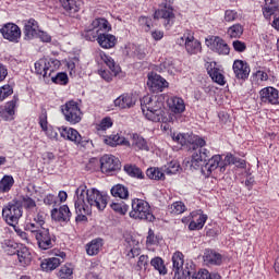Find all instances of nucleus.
Returning <instances> with one entry per match:
<instances>
[{"mask_svg": "<svg viewBox=\"0 0 279 279\" xmlns=\"http://www.w3.org/2000/svg\"><path fill=\"white\" fill-rule=\"evenodd\" d=\"M74 199L77 208L84 213H93V208L105 210L108 206V195L95 187L88 189L86 184H81L76 189Z\"/></svg>", "mask_w": 279, "mask_h": 279, "instance_id": "obj_1", "label": "nucleus"}, {"mask_svg": "<svg viewBox=\"0 0 279 279\" xmlns=\"http://www.w3.org/2000/svg\"><path fill=\"white\" fill-rule=\"evenodd\" d=\"M165 104L158 96H144L141 99V109L148 121L160 123L165 121Z\"/></svg>", "mask_w": 279, "mask_h": 279, "instance_id": "obj_2", "label": "nucleus"}, {"mask_svg": "<svg viewBox=\"0 0 279 279\" xmlns=\"http://www.w3.org/2000/svg\"><path fill=\"white\" fill-rule=\"evenodd\" d=\"M190 150L194 151L190 160L191 169H201L204 173V167H206L207 160L210 158V151L204 148L206 147L205 141L187 142Z\"/></svg>", "mask_w": 279, "mask_h": 279, "instance_id": "obj_3", "label": "nucleus"}, {"mask_svg": "<svg viewBox=\"0 0 279 279\" xmlns=\"http://www.w3.org/2000/svg\"><path fill=\"white\" fill-rule=\"evenodd\" d=\"M111 31L112 26L110 25V22H108V20L104 17H97L93 20L89 25L85 26L84 31L82 32V37L88 43H97L102 32Z\"/></svg>", "mask_w": 279, "mask_h": 279, "instance_id": "obj_4", "label": "nucleus"}, {"mask_svg": "<svg viewBox=\"0 0 279 279\" xmlns=\"http://www.w3.org/2000/svg\"><path fill=\"white\" fill-rule=\"evenodd\" d=\"M132 210L130 211L129 216L131 219H135L137 221H154L156 217L151 213V207L149 203L146 201L134 198L132 201Z\"/></svg>", "mask_w": 279, "mask_h": 279, "instance_id": "obj_5", "label": "nucleus"}, {"mask_svg": "<svg viewBox=\"0 0 279 279\" xmlns=\"http://www.w3.org/2000/svg\"><path fill=\"white\" fill-rule=\"evenodd\" d=\"M172 271L174 272L173 279H186L189 274H193V264H184V254L177 251L172 255Z\"/></svg>", "mask_w": 279, "mask_h": 279, "instance_id": "obj_6", "label": "nucleus"}, {"mask_svg": "<svg viewBox=\"0 0 279 279\" xmlns=\"http://www.w3.org/2000/svg\"><path fill=\"white\" fill-rule=\"evenodd\" d=\"M177 45L184 47L190 56L202 53V43L195 38L193 31H185L183 36L177 39Z\"/></svg>", "mask_w": 279, "mask_h": 279, "instance_id": "obj_7", "label": "nucleus"}, {"mask_svg": "<svg viewBox=\"0 0 279 279\" xmlns=\"http://www.w3.org/2000/svg\"><path fill=\"white\" fill-rule=\"evenodd\" d=\"M2 217L8 226H12L14 228V226L19 223V219L23 217V206H21V203L16 201L10 202L2 208Z\"/></svg>", "mask_w": 279, "mask_h": 279, "instance_id": "obj_8", "label": "nucleus"}, {"mask_svg": "<svg viewBox=\"0 0 279 279\" xmlns=\"http://www.w3.org/2000/svg\"><path fill=\"white\" fill-rule=\"evenodd\" d=\"M61 112L71 125H75L82 121V109H80V104L75 100L66 101L61 106Z\"/></svg>", "mask_w": 279, "mask_h": 279, "instance_id": "obj_9", "label": "nucleus"}, {"mask_svg": "<svg viewBox=\"0 0 279 279\" xmlns=\"http://www.w3.org/2000/svg\"><path fill=\"white\" fill-rule=\"evenodd\" d=\"M40 250H51L56 243V235L49 232V228L44 227L34 234Z\"/></svg>", "mask_w": 279, "mask_h": 279, "instance_id": "obj_10", "label": "nucleus"}, {"mask_svg": "<svg viewBox=\"0 0 279 279\" xmlns=\"http://www.w3.org/2000/svg\"><path fill=\"white\" fill-rule=\"evenodd\" d=\"M52 254L56 257L46 258L41 262L40 267L43 271L49 272V271H53L54 269H58V267H60V265L64 263V258H66L65 252L54 250Z\"/></svg>", "mask_w": 279, "mask_h": 279, "instance_id": "obj_11", "label": "nucleus"}, {"mask_svg": "<svg viewBox=\"0 0 279 279\" xmlns=\"http://www.w3.org/2000/svg\"><path fill=\"white\" fill-rule=\"evenodd\" d=\"M121 169V161L119 158L114 157V155H104L100 158V170L102 173H114V171H119Z\"/></svg>", "mask_w": 279, "mask_h": 279, "instance_id": "obj_12", "label": "nucleus"}, {"mask_svg": "<svg viewBox=\"0 0 279 279\" xmlns=\"http://www.w3.org/2000/svg\"><path fill=\"white\" fill-rule=\"evenodd\" d=\"M0 34L9 43H19L21 40V27L14 23H7L0 28Z\"/></svg>", "mask_w": 279, "mask_h": 279, "instance_id": "obj_13", "label": "nucleus"}, {"mask_svg": "<svg viewBox=\"0 0 279 279\" xmlns=\"http://www.w3.org/2000/svg\"><path fill=\"white\" fill-rule=\"evenodd\" d=\"M189 221V230H202L206 226V221H208V215L204 214L202 209L194 210L190 214Z\"/></svg>", "mask_w": 279, "mask_h": 279, "instance_id": "obj_14", "label": "nucleus"}, {"mask_svg": "<svg viewBox=\"0 0 279 279\" xmlns=\"http://www.w3.org/2000/svg\"><path fill=\"white\" fill-rule=\"evenodd\" d=\"M154 19H161L163 21V27L171 29L173 23H175V13H173V8L163 7L155 12Z\"/></svg>", "mask_w": 279, "mask_h": 279, "instance_id": "obj_15", "label": "nucleus"}, {"mask_svg": "<svg viewBox=\"0 0 279 279\" xmlns=\"http://www.w3.org/2000/svg\"><path fill=\"white\" fill-rule=\"evenodd\" d=\"M233 73L238 80H242L245 82L250 77V73H252V69L250 68V63L247 61H243L241 59H236L233 61L232 65Z\"/></svg>", "mask_w": 279, "mask_h": 279, "instance_id": "obj_16", "label": "nucleus"}, {"mask_svg": "<svg viewBox=\"0 0 279 279\" xmlns=\"http://www.w3.org/2000/svg\"><path fill=\"white\" fill-rule=\"evenodd\" d=\"M147 86L153 93H162L169 83L162 76L151 72L148 74Z\"/></svg>", "mask_w": 279, "mask_h": 279, "instance_id": "obj_17", "label": "nucleus"}, {"mask_svg": "<svg viewBox=\"0 0 279 279\" xmlns=\"http://www.w3.org/2000/svg\"><path fill=\"white\" fill-rule=\"evenodd\" d=\"M262 104H270L271 106H278L279 104V90L276 87H264L259 92Z\"/></svg>", "mask_w": 279, "mask_h": 279, "instance_id": "obj_18", "label": "nucleus"}, {"mask_svg": "<svg viewBox=\"0 0 279 279\" xmlns=\"http://www.w3.org/2000/svg\"><path fill=\"white\" fill-rule=\"evenodd\" d=\"M19 104V97L14 96L12 100L8 101L4 107H0V117L4 121H14V114H16V106Z\"/></svg>", "mask_w": 279, "mask_h": 279, "instance_id": "obj_19", "label": "nucleus"}, {"mask_svg": "<svg viewBox=\"0 0 279 279\" xmlns=\"http://www.w3.org/2000/svg\"><path fill=\"white\" fill-rule=\"evenodd\" d=\"M38 34H40V26L38 25V21L34 19L24 21L25 40H34V38H38Z\"/></svg>", "mask_w": 279, "mask_h": 279, "instance_id": "obj_20", "label": "nucleus"}, {"mask_svg": "<svg viewBox=\"0 0 279 279\" xmlns=\"http://www.w3.org/2000/svg\"><path fill=\"white\" fill-rule=\"evenodd\" d=\"M10 256H14L16 254L19 263L25 267V265H29L32 263V252L26 246H21L16 250V247L11 251L10 248L7 250Z\"/></svg>", "mask_w": 279, "mask_h": 279, "instance_id": "obj_21", "label": "nucleus"}, {"mask_svg": "<svg viewBox=\"0 0 279 279\" xmlns=\"http://www.w3.org/2000/svg\"><path fill=\"white\" fill-rule=\"evenodd\" d=\"M68 16L75 17V14L80 12L82 8V1L80 0H59Z\"/></svg>", "mask_w": 279, "mask_h": 279, "instance_id": "obj_22", "label": "nucleus"}, {"mask_svg": "<svg viewBox=\"0 0 279 279\" xmlns=\"http://www.w3.org/2000/svg\"><path fill=\"white\" fill-rule=\"evenodd\" d=\"M211 51L218 53V56H230V46H228L223 38L216 36L211 44Z\"/></svg>", "mask_w": 279, "mask_h": 279, "instance_id": "obj_23", "label": "nucleus"}, {"mask_svg": "<svg viewBox=\"0 0 279 279\" xmlns=\"http://www.w3.org/2000/svg\"><path fill=\"white\" fill-rule=\"evenodd\" d=\"M101 49H113L117 46V36L109 34L108 32L100 33L97 41Z\"/></svg>", "mask_w": 279, "mask_h": 279, "instance_id": "obj_24", "label": "nucleus"}, {"mask_svg": "<svg viewBox=\"0 0 279 279\" xmlns=\"http://www.w3.org/2000/svg\"><path fill=\"white\" fill-rule=\"evenodd\" d=\"M51 218L54 221H71V209L68 205H62L59 209L53 208L51 210Z\"/></svg>", "mask_w": 279, "mask_h": 279, "instance_id": "obj_25", "label": "nucleus"}, {"mask_svg": "<svg viewBox=\"0 0 279 279\" xmlns=\"http://www.w3.org/2000/svg\"><path fill=\"white\" fill-rule=\"evenodd\" d=\"M167 104L171 112H174V114H182V112L186 110V105L184 104V99L178 96L170 97Z\"/></svg>", "mask_w": 279, "mask_h": 279, "instance_id": "obj_26", "label": "nucleus"}, {"mask_svg": "<svg viewBox=\"0 0 279 279\" xmlns=\"http://www.w3.org/2000/svg\"><path fill=\"white\" fill-rule=\"evenodd\" d=\"M116 108H120V110H125L128 108H132L136 100L130 94H122L113 101Z\"/></svg>", "mask_w": 279, "mask_h": 279, "instance_id": "obj_27", "label": "nucleus"}, {"mask_svg": "<svg viewBox=\"0 0 279 279\" xmlns=\"http://www.w3.org/2000/svg\"><path fill=\"white\" fill-rule=\"evenodd\" d=\"M203 259L205 265H221L223 263V256L210 250L205 251Z\"/></svg>", "mask_w": 279, "mask_h": 279, "instance_id": "obj_28", "label": "nucleus"}, {"mask_svg": "<svg viewBox=\"0 0 279 279\" xmlns=\"http://www.w3.org/2000/svg\"><path fill=\"white\" fill-rule=\"evenodd\" d=\"M49 60L46 58H41L35 62V73L37 75H43L45 80H48L49 76Z\"/></svg>", "mask_w": 279, "mask_h": 279, "instance_id": "obj_29", "label": "nucleus"}, {"mask_svg": "<svg viewBox=\"0 0 279 279\" xmlns=\"http://www.w3.org/2000/svg\"><path fill=\"white\" fill-rule=\"evenodd\" d=\"M220 162V155H214L210 159H208V161L205 162V167L203 168L204 175H210L213 171L219 168Z\"/></svg>", "mask_w": 279, "mask_h": 279, "instance_id": "obj_30", "label": "nucleus"}, {"mask_svg": "<svg viewBox=\"0 0 279 279\" xmlns=\"http://www.w3.org/2000/svg\"><path fill=\"white\" fill-rule=\"evenodd\" d=\"M207 73L211 77L213 82L219 84V86L226 85V76H223V73H221L219 68H213V65H210L207 68Z\"/></svg>", "mask_w": 279, "mask_h": 279, "instance_id": "obj_31", "label": "nucleus"}, {"mask_svg": "<svg viewBox=\"0 0 279 279\" xmlns=\"http://www.w3.org/2000/svg\"><path fill=\"white\" fill-rule=\"evenodd\" d=\"M104 247V240L97 238L86 244V252L88 256H97Z\"/></svg>", "mask_w": 279, "mask_h": 279, "instance_id": "obj_32", "label": "nucleus"}, {"mask_svg": "<svg viewBox=\"0 0 279 279\" xmlns=\"http://www.w3.org/2000/svg\"><path fill=\"white\" fill-rule=\"evenodd\" d=\"M111 195L120 199H128L130 197V191L123 184H117L111 187Z\"/></svg>", "mask_w": 279, "mask_h": 279, "instance_id": "obj_33", "label": "nucleus"}, {"mask_svg": "<svg viewBox=\"0 0 279 279\" xmlns=\"http://www.w3.org/2000/svg\"><path fill=\"white\" fill-rule=\"evenodd\" d=\"M41 228H45V227L34 221V218H32V211H28L27 220L25 223L26 232H32V234H36Z\"/></svg>", "mask_w": 279, "mask_h": 279, "instance_id": "obj_34", "label": "nucleus"}, {"mask_svg": "<svg viewBox=\"0 0 279 279\" xmlns=\"http://www.w3.org/2000/svg\"><path fill=\"white\" fill-rule=\"evenodd\" d=\"M241 19H243V15L234 9H227L225 11L223 23H236Z\"/></svg>", "mask_w": 279, "mask_h": 279, "instance_id": "obj_35", "label": "nucleus"}, {"mask_svg": "<svg viewBox=\"0 0 279 279\" xmlns=\"http://www.w3.org/2000/svg\"><path fill=\"white\" fill-rule=\"evenodd\" d=\"M13 186H14V177L10 174H5L0 180V193H10Z\"/></svg>", "mask_w": 279, "mask_h": 279, "instance_id": "obj_36", "label": "nucleus"}, {"mask_svg": "<svg viewBox=\"0 0 279 279\" xmlns=\"http://www.w3.org/2000/svg\"><path fill=\"white\" fill-rule=\"evenodd\" d=\"M244 29L245 28L243 27V24L235 23L228 27L227 36H229V38H241L243 36Z\"/></svg>", "mask_w": 279, "mask_h": 279, "instance_id": "obj_37", "label": "nucleus"}, {"mask_svg": "<svg viewBox=\"0 0 279 279\" xmlns=\"http://www.w3.org/2000/svg\"><path fill=\"white\" fill-rule=\"evenodd\" d=\"M100 58L105 62V64L110 69V71H112V73H114V75H119V73H121V66L117 65V63L114 62V59H112V57H110L106 53H101Z\"/></svg>", "mask_w": 279, "mask_h": 279, "instance_id": "obj_38", "label": "nucleus"}, {"mask_svg": "<svg viewBox=\"0 0 279 279\" xmlns=\"http://www.w3.org/2000/svg\"><path fill=\"white\" fill-rule=\"evenodd\" d=\"M60 134L62 138H66L68 141H77V138L82 140L80 132L73 128H63Z\"/></svg>", "mask_w": 279, "mask_h": 279, "instance_id": "obj_39", "label": "nucleus"}, {"mask_svg": "<svg viewBox=\"0 0 279 279\" xmlns=\"http://www.w3.org/2000/svg\"><path fill=\"white\" fill-rule=\"evenodd\" d=\"M124 171L130 175L131 178H136L137 180H144L145 174L143 173V170L136 166L126 165L124 166Z\"/></svg>", "mask_w": 279, "mask_h": 279, "instance_id": "obj_40", "label": "nucleus"}, {"mask_svg": "<svg viewBox=\"0 0 279 279\" xmlns=\"http://www.w3.org/2000/svg\"><path fill=\"white\" fill-rule=\"evenodd\" d=\"M73 264H64L59 269L57 276L59 279H73Z\"/></svg>", "mask_w": 279, "mask_h": 279, "instance_id": "obj_41", "label": "nucleus"}, {"mask_svg": "<svg viewBox=\"0 0 279 279\" xmlns=\"http://www.w3.org/2000/svg\"><path fill=\"white\" fill-rule=\"evenodd\" d=\"M225 165H235L238 169H245V167H247V163L245 162V160L241 158H236L232 154H228L225 157Z\"/></svg>", "mask_w": 279, "mask_h": 279, "instance_id": "obj_42", "label": "nucleus"}, {"mask_svg": "<svg viewBox=\"0 0 279 279\" xmlns=\"http://www.w3.org/2000/svg\"><path fill=\"white\" fill-rule=\"evenodd\" d=\"M146 175L149 180H165V170L156 167L148 168L146 170Z\"/></svg>", "mask_w": 279, "mask_h": 279, "instance_id": "obj_43", "label": "nucleus"}, {"mask_svg": "<svg viewBox=\"0 0 279 279\" xmlns=\"http://www.w3.org/2000/svg\"><path fill=\"white\" fill-rule=\"evenodd\" d=\"M150 265L161 276H166V274H167V266H165V260H162V257H155V258H153L150 260Z\"/></svg>", "mask_w": 279, "mask_h": 279, "instance_id": "obj_44", "label": "nucleus"}, {"mask_svg": "<svg viewBox=\"0 0 279 279\" xmlns=\"http://www.w3.org/2000/svg\"><path fill=\"white\" fill-rule=\"evenodd\" d=\"M126 241L131 247L130 252L128 253V257L136 258V256H141V244L138 243V241L136 240L130 241V239H128Z\"/></svg>", "mask_w": 279, "mask_h": 279, "instance_id": "obj_45", "label": "nucleus"}, {"mask_svg": "<svg viewBox=\"0 0 279 279\" xmlns=\"http://www.w3.org/2000/svg\"><path fill=\"white\" fill-rule=\"evenodd\" d=\"M173 141H204V138L194 135L193 132L178 133L172 135Z\"/></svg>", "mask_w": 279, "mask_h": 279, "instance_id": "obj_46", "label": "nucleus"}, {"mask_svg": "<svg viewBox=\"0 0 279 279\" xmlns=\"http://www.w3.org/2000/svg\"><path fill=\"white\" fill-rule=\"evenodd\" d=\"M53 84H60V86H66L69 84V75L64 72H59L54 76H50Z\"/></svg>", "mask_w": 279, "mask_h": 279, "instance_id": "obj_47", "label": "nucleus"}, {"mask_svg": "<svg viewBox=\"0 0 279 279\" xmlns=\"http://www.w3.org/2000/svg\"><path fill=\"white\" fill-rule=\"evenodd\" d=\"M186 279H210V272L207 269H201L195 272V267L193 266V272L189 274Z\"/></svg>", "mask_w": 279, "mask_h": 279, "instance_id": "obj_48", "label": "nucleus"}, {"mask_svg": "<svg viewBox=\"0 0 279 279\" xmlns=\"http://www.w3.org/2000/svg\"><path fill=\"white\" fill-rule=\"evenodd\" d=\"M130 138H131V141H145V138H143L137 133H132L129 135V137H123V138H121V136H119V133L112 134L109 136V141H128Z\"/></svg>", "mask_w": 279, "mask_h": 279, "instance_id": "obj_49", "label": "nucleus"}, {"mask_svg": "<svg viewBox=\"0 0 279 279\" xmlns=\"http://www.w3.org/2000/svg\"><path fill=\"white\" fill-rule=\"evenodd\" d=\"M180 171V162L178 161H170L163 170V173H167V175H175Z\"/></svg>", "mask_w": 279, "mask_h": 279, "instance_id": "obj_50", "label": "nucleus"}, {"mask_svg": "<svg viewBox=\"0 0 279 279\" xmlns=\"http://www.w3.org/2000/svg\"><path fill=\"white\" fill-rule=\"evenodd\" d=\"M114 125V121H112V118L110 117H105L101 119V121L99 122V124H97L96 130L98 131H106V130H110V128Z\"/></svg>", "mask_w": 279, "mask_h": 279, "instance_id": "obj_51", "label": "nucleus"}, {"mask_svg": "<svg viewBox=\"0 0 279 279\" xmlns=\"http://www.w3.org/2000/svg\"><path fill=\"white\" fill-rule=\"evenodd\" d=\"M136 267H137V271H147V267H149V256L141 255L138 257Z\"/></svg>", "mask_w": 279, "mask_h": 279, "instance_id": "obj_52", "label": "nucleus"}, {"mask_svg": "<svg viewBox=\"0 0 279 279\" xmlns=\"http://www.w3.org/2000/svg\"><path fill=\"white\" fill-rule=\"evenodd\" d=\"M159 243H160V238H158L154 233V230L149 229L148 230V235L146 238V245H147V247H151L154 245H159Z\"/></svg>", "mask_w": 279, "mask_h": 279, "instance_id": "obj_53", "label": "nucleus"}, {"mask_svg": "<svg viewBox=\"0 0 279 279\" xmlns=\"http://www.w3.org/2000/svg\"><path fill=\"white\" fill-rule=\"evenodd\" d=\"M14 93V89L10 84L2 85L0 87V101H4V99H8L10 95Z\"/></svg>", "mask_w": 279, "mask_h": 279, "instance_id": "obj_54", "label": "nucleus"}, {"mask_svg": "<svg viewBox=\"0 0 279 279\" xmlns=\"http://www.w3.org/2000/svg\"><path fill=\"white\" fill-rule=\"evenodd\" d=\"M160 71H167V73H170V75H173L175 73V64L172 60H166L160 65Z\"/></svg>", "mask_w": 279, "mask_h": 279, "instance_id": "obj_55", "label": "nucleus"}, {"mask_svg": "<svg viewBox=\"0 0 279 279\" xmlns=\"http://www.w3.org/2000/svg\"><path fill=\"white\" fill-rule=\"evenodd\" d=\"M111 208L112 210H114V213H118L119 215H125V213H128L129 210V206L123 203V202H120V203H112L111 205Z\"/></svg>", "mask_w": 279, "mask_h": 279, "instance_id": "obj_56", "label": "nucleus"}, {"mask_svg": "<svg viewBox=\"0 0 279 279\" xmlns=\"http://www.w3.org/2000/svg\"><path fill=\"white\" fill-rule=\"evenodd\" d=\"M31 217L33 221L45 227V221L47 220V215L45 214V211H37L36 214L31 213Z\"/></svg>", "mask_w": 279, "mask_h": 279, "instance_id": "obj_57", "label": "nucleus"}, {"mask_svg": "<svg viewBox=\"0 0 279 279\" xmlns=\"http://www.w3.org/2000/svg\"><path fill=\"white\" fill-rule=\"evenodd\" d=\"M44 204H46V206H52L53 208H56V206H60L58 197L53 194H47L44 198Z\"/></svg>", "mask_w": 279, "mask_h": 279, "instance_id": "obj_58", "label": "nucleus"}, {"mask_svg": "<svg viewBox=\"0 0 279 279\" xmlns=\"http://www.w3.org/2000/svg\"><path fill=\"white\" fill-rule=\"evenodd\" d=\"M186 210V205L182 202H175L171 205V213L174 215H182Z\"/></svg>", "mask_w": 279, "mask_h": 279, "instance_id": "obj_59", "label": "nucleus"}, {"mask_svg": "<svg viewBox=\"0 0 279 279\" xmlns=\"http://www.w3.org/2000/svg\"><path fill=\"white\" fill-rule=\"evenodd\" d=\"M74 206H75V210H76V221H87V217L86 215H90V213H86L84 211V209H80V207H77V201L74 199Z\"/></svg>", "mask_w": 279, "mask_h": 279, "instance_id": "obj_60", "label": "nucleus"}, {"mask_svg": "<svg viewBox=\"0 0 279 279\" xmlns=\"http://www.w3.org/2000/svg\"><path fill=\"white\" fill-rule=\"evenodd\" d=\"M48 64H49V69H50L49 76L51 77V75H53V73L57 71V69L59 66H61L62 63L58 59H49Z\"/></svg>", "mask_w": 279, "mask_h": 279, "instance_id": "obj_61", "label": "nucleus"}, {"mask_svg": "<svg viewBox=\"0 0 279 279\" xmlns=\"http://www.w3.org/2000/svg\"><path fill=\"white\" fill-rule=\"evenodd\" d=\"M138 23L141 27H145V32H149V29H151V17L140 16Z\"/></svg>", "mask_w": 279, "mask_h": 279, "instance_id": "obj_62", "label": "nucleus"}, {"mask_svg": "<svg viewBox=\"0 0 279 279\" xmlns=\"http://www.w3.org/2000/svg\"><path fill=\"white\" fill-rule=\"evenodd\" d=\"M232 45H233L234 51H238V53H243V51L247 49V45H245V43L241 40H234Z\"/></svg>", "mask_w": 279, "mask_h": 279, "instance_id": "obj_63", "label": "nucleus"}, {"mask_svg": "<svg viewBox=\"0 0 279 279\" xmlns=\"http://www.w3.org/2000/svg\"><path fill=\"white\" fill-rule=\"evenodd\" d=\"M106 145L109 147H119V146H124V147H130V141H106Z\"/></svg>", "mask_w": 279, "mask_h": 279, "instance_id": "obj_64", "label": "nucleus"}]
</instances>
